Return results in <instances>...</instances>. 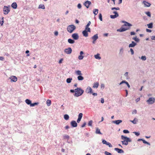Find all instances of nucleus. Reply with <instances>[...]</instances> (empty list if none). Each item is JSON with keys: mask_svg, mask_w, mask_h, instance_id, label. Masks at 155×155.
I'll use <instances>...</instances> for the list:
<instances>
[{"mask_svg": "<svg viewBox=\"0 0 155 155\" xmlns=\"http://www.w3.org/2000/svg\"><path fill=\"white\" fill-rule=\"evenodd\" d=\"M38 104L39 103L38 102H35L33 104L31 103L30 106L31 107H33L35 105H38Z\"/></svg>", "mask_w": 155, "mask_h": 155, "instance_id": "42", "label": "nucleus"}, {"mask_svg": "<svg viewBox=\"0 0 155 155\" xmlns=\"http://www.w3.org/2000/svg\"><path fill=\"white\" fill-rule=\"evenodd\" d=\"M38 8H41L44 9L45 8V5H44L40 4L39 5Z\"/></svg>", "mask_w": 155, "mask_h": 155, "instance_id": "35", "label": "nucleus"}, {"mask_svg": "<svg viewBox=\"0 0 155 155\" xmlns=\"http://www.w3.org/2000/svg\"><path fill=\"white\" fill-rule=\"evenodd\" d=\"M132 39L134 40L137 42H138L140 41L139 39L138 38H137V37L136 36L133 38Z\"/></svg>", "mask_w": 155, "mask_h": 155, "instance_id": "31", "label": "nucleus"}, {"mask_svg": "<svg viewBox=\"0 0 155 155\" xmlns=\"http://www.w3.org/2000/svg\"><path fill=\"white\" fill-rule=\"evenodd\" d=\"M133 133L134 134L137 136H139L140 134V133L138 132H133Z\"/></svg>", "mask_w": 155, "mask_h": 155, "instance_id": "54", "label": "nucleus"}, {"mask_svg": "<svg viewBox=\"0 0 155 155\" xmlns=\"http://www.w3.org/2000/svg\"><path fill=\"white\" fill-rule=\"evenodd\" d=\"M114 150L117 151L118 153H124V150L118 148H115L114 149Z\"/></svg>", "mask_w": 155, "mask_h": 155, "instance_id": "13", "label": "nucleus"}, {"mask_svg": "<svg viewBox=\"0 0 155 155\" xmlns=\"http://www.w3.org/2000/svg\"><path fill=\"white\" fill-rule=\"evenodd\" d=\"M91 22L90 21H89L87 24L86 25L85 27H89L91 25Z\"/></svg>", "mask_w": 155, "mask_h": 155, "instance_id": "58", "label": "nucleus"}, {"mask_svg": "<svg viewBox=\"0 0 155 155\" xmlns=\"http://www.w3.org/2000/svg\"><path fill=\"white\" fill-rule=\"evenodd\" d=\"M9 78L11 79V82H15L17 80V78L16 76H11Z\"/></svg>", "mask_w": 155, "mask_h": 155, "instance_id": "9", "label": "nucleus"}, {"mask_svg": "<svg viewBox=\"0 0 155 155\" xmlns=\"http://www.w3.org/2000/svg\"><path fill=\"white\" fill-rule=\"evenodd\" d=\"M71 124L73 127H76L77 126L78 124L74 120H72L71 122Z\"/></svg>", "mask_w": 155, "mask_h": 155, "instance_id": "10", "label": "nucleus"}, {"mask_svg": "<svg viewBox=\"0 0 155 155\" xmlns=\"http://www.w3.org/2000/svg\"><path fill=\"white\" fill-rule=\"evenodd\" d=\"M84 54V52L81 51L80 52V55L78 57V58L79 60H81L83 59L84 57L82 55Z\"/></svg>", "mask_w": 155, "mask_h": 155, "instance_id": "12", "label": "nucleus"}, {"mask_svg": "<svg viewBox=\"0 0 155 155\" xmlns=\"http://www.w3.org/2000/svg\"><path fill=\"white\" fill-rule=\"evenodd\" d=\"M79 81H82L84 80V77L81 75L78 76L77 77Z\"/></svg>", "mask_w": 155, "mask_h": 155, "instance_id": "27", "label": "nucleus"}, {"mask_svg": "<svg viewBox=\"0 0 155 155\" xmlns=\"http://www.w3.org/2000/svg\"><path fill=\"white\" fill-rule=\"evenodd\" d=\"M77 7L78 9H80L82 7V5L81 4L79 3L77 5Z\"/></svg>", "mask_w": 155, "mask_h": 155, "instance_id": "51", "label": "nucleus"}, {"mask_svg": "<svg viewBox=\"0 0 155 155\" xmlns=\"http://www.w3.org/2000/svg\"><path fill=\"white\" fill-rule=\"evenodd\" d=\"M72 80V78H69L67 79L66 82L68 83H70L71 82Z\"/></svg>", "mask_w": 155, "mask_h": 155, "instance_id": "38", "label": "nucleus"}, {"mask_svg": "<svg viewBox=\"0 0 155 155\" xmlns=\"http://www.w3.org/2000/svg\"><path fill=\"white\" fill-rule=\"evenodd\" d=\"M98 34H96L92 37L91 38L93 40L96 41L98 39Z\"/></svg>", "mask_w": 155, "mask_h": 155, "instance_id": "18", "label": "nucleus"}, {"mask_svg": "<svg viewBox=\"0 0 155 155\" xmlns=\"http://www.w3.org/2000/svg\"><path fill=\"white\" fill-rule=\"evenodd\" d=\"M86 31L87 32H91V29L89 27H85V30H84Z\"/></svg>", "mask_w": 155, "mask_h": 155, "instance_id": "37", "label": "nucleus"}, {"mask_svg": "<svg viewBox=\"0 0 155 155\" xmlns=\"http://www.w3.org/2000/svg\"><path fill=\"white\" fill-rule=\"evenodd\" d=\"M99 18L101 21H102V15L101 13L99 14Z\"/></svg>", "mask_w": 155, "mask_h": 155, "instance_id": "50", "label": "nucleus"}, {"mask_svg": "<svg viewBox=\"0 0 155 155\" xmlns=\"http://www.w3.org/2000/svg\"><path fill=\"white\" fill-rule=\"evenodd\" d=\"M84 91L81 88H77L75 89V94L74 96L78 97L81 95L83 93Z\"/></svg>", "mask_w": 155, "mask_h": 155, "instance_id": "1", "label": "nucleus"}, {"mask_svg": "<svg viewBox=\"0 0 155 155\" xmlns=\"http://www.w3.org/2000/svg\"><path fill=\"white\" fill-rule=\"evenodd\" d=\"M72 37L75 40H77L79 38V35L77 33L73 34L72 35Z\"/></svg>", "mask_w": 155, "mask_h": 155, "instance_id": "8", "label": "nucleus"}, {"mask_svg": "<svg viewBox=\"0 0 155 155\" xmlns=\"http://www.w3.org/2000/svg\"><path fill=\"white\" fill-rule=\"evenodd\" d=\"M123 26L130 27L132 26V25L130 23L127 22Z\"/></svg>", "mask_w": 155, "mask_h": 155, "instance_id": "39", "label": "nucleus"}, {"mask_svg": "<svg viewBox=\"0 0 155 155\" xmlns=\"http://www.w3.org/2000/svg\"><path fill=\"white\" fill-rule=\"evenodd\" d=\"M130 51L131 52V54L132 55L134 54V51L133 50V49L131 48H130Z\"/></svg>", "mask_w": 155, "mask_h": 155, "instance_id": "55", "label": "nucleus"}, {"mask_svg": "<svg viewBox=\"0 0 155 155\" xmlns=\"http://www.w3.org/2000/svg\"><path fill=\"white\" fill-rule=\"evenodd\" d=\"M91 4V2L89 1H86L84 3V5L87 8H88L89 5Z\"/></svg>", "mask_w": 155, "mask_h": 155, "instance_id": "7", "label": "nucleus"}, {"mask_svg": "<svg viewBox=\"0 0 155 155\" xmlns=\"http://www.w3.org/2000/svg\"><path fill=\"white\" fill-rule=\"evenodd\" d=\"M99 85V84L98 82H96L94 84L93 87L94 88H97Z\"/></svg>", "mask_w": 155, "mask_h": 155, "instance_id": "24", "label": "nucleus"}, {"mask_svg": "<svg viewBox=\"0 0 155 155\" xmlns=\"http://www.w3.org/2000/svg\"><path fill=\"white\" fill-rule=\"evenodd\" d=\"M101 103H104V100L103 98H101Z\"/></svg>", "mask_w": 155, "mask_h": 155, "instance_id": "59", "label": "nucleus"}, {"mask_svg": "<svg viewBox=\"0 0 155 155\" xmlns=\"http://www.w3.org/2000/svg\"><path fill=\"white\" fill-rule=\"evenodd\" d=\"M98 10L97 9H94L93 10V13L95 15L98 13Z\"/></svg>", "mask_w": 155, "mask_h": 155, "instance_id": "29", "label": "nucleus"}, {"mask_svg": "<svg viewBox=\"0 0 155 155\" xmlns=\"http://www.w3.org/2000/svg\"><path fill=\"white\" fill-rule=\"evenodd\" d=\"M131 141V139L127 140H124L123 141H122V143L123 145H127L128 144V142H130Z\"/></svg>", "mask_w": 155, "mask_h": 155, "instance_id": "11", "label": "nucleus"}, {"mask_svg": "<svg viewBox=\"0 0 155 155\" xmlns=\"http://www.w3.org/2000/svg\"><path fill=\"white\" fill-rule=\"evenodd\" d=\"M123 52H124L123 48H122L120 49L119 54H123Z\"/></svg>", "mask_w": 155, "mask_h": 155, "instance_id": "48", "label": "nucleus"}, {"mask_svg": "<svg viewBox=\"0 0 155 155\" xmlns=\"http://www.w3.org/2000/svg\"><path fill=\"white\" fill-rule=\"evenodd\" d=\"M106 145L108 146H109V147H112V145L109 142H108V143H107V144Z\"/></svg>", "mask_w": 155, "mask_h": 155, "instance_id": "57", "label": "nucleus"}, {"mask_svg": "<svg viewBox=\"0 0 155 155\" xmlns=\"http://www.w3.org/2000/svg\"><path fill=\"white\" fill-rule=\"evenodd\" d=\"M82 33L83 35V36L86 37H87L88 36V34L86 31L85 30L83 31H82Z\"/></svg>", "mask_w": 155, "mask_h": 155, "instance_id": "20", "label": "nucleus"}, {"mask_svg": "<svg viewBox=\"0 0 155 155\" xmlns=\"http://www.w3.org/2000/svg\"><path fill=\"white\" fill-rule=\"evenodd\" d=\"M93 123V121L92 120H90L88 123V125L89 126L91 127Z\"/></svg>", "mask_w": 155, "mask_h": 155, "instance_id": "44", "label": "nucleus"}, {"mask_svg": "<svg viewBox=\"0 0 155 155\" xmlns=\"http://www.w3.org/2000/svg\"><path fill=\"white\" fill-rule=\"evenodd\" d=\"M46 104L48 106H49L51 104V101L50 100L48 99L46 101Z\"/></svg>", "mask_w": 155, "mask_h": 155, "instance_id": "30", "label": "nucleus"}, {"mask_svg": "<svg viewBox=\"0 0 155 155\" xmlns=\"http://www.w3.org/2000/svg\"><path fill=\"white\" fill-rule=\"evenodd\" d=\"M95 133L97 134H102L100 130L98 127L96 128Z\"/></svg>", "mask_w": 155, "mask_h": 155, "instance_id": "21", "label": "nucleus"}, {"mask_svg": "<svg viewBox=\"0 0 155 155\" xmlns=\"http://www.w3.org/2000/svg\"><path fill=\"white\" fill-rule=\"evenodd\" d=\"M121 138L122 140H127L130 139L129 138L127 137H126L124 136L123 135L121 136Z\"/></svg>", "mask_w": 155, "mask_h": 155, "instance_id": "25", "label": "nucleus"}, {"mask_svg": "<svg viewBox=\"0 0 155 155\" xmlns=\"http://www.w3.org/2000/svg\"><path fill=\"white\" fill-rule=\"evenodd\" d=\"M11 6L13 8L16 9L17 7V4L15 2H13Z\"/></svg>", "mask_w": 155, "mask_h": 155, "instance_id": "22", "label": "nucleus"}, {"mask_svg": "<svg viewBox=\"0 0 155 155\" xmlns=\"http://www.w3.org/2000/svg\"><path fill=\"white\" fill-rule=\"evenodd\" d=\"M125 83V84L127 85L128 87L129 88H130V86L129 85V84H128L127 82L126 81H122L120 84L119 85H121V84Z\"/></svg>", "mask_w": 155, "mask_h": 155, "instance_id": "16", "label": "nucleus"}, {"mask_svg": "<svg viewBox=\"0 0 155 155\" xmlns=\"http://www.w3.org/2000/svg\"><path fill=\"white\" fill-rule=\"evenodd\" d=\"M86 122H84V123L83 124L81 125V127H84L86 125Z\"/></svg>", "mask_w": 155, "mask_h": 155, "instance_id": "60", "label": "nucleus"}, {"mask_svg": "<svg viewBox=\"0 0 155 155\" xmlns=\"http://www.w3.org/2000/svg\"><path fill=\"white\" fill-rule=\"evenodd\" d=\"M72 49L70 47L66 48L64 50V52L67 54H71L72 52Z\"/></svg>", "mask_w": 155, "mask_h": 155, "instance_id": "4", "label": "nucleus"}, {"mask_svg": "<svg viewBox=\"0 0 155 155\" xmlns=\"http://www.w3.org/2000/svg\"><path fill=\"white\" fill-rule=\"evenodd\" d=\"M140 97H138V98H137L135 100V101H136V103L138 102L139 101H140Z\"/></svg>", "mask_w": 155, "mask_h": 155, "instance_id": "61", "label": "nucleus"}, {"mask_svg": "<svg viewBox=\"0 0 155 155\" xmlns=\"http://www.w3.org/2000/svg\"><path fill=\"white\" fill-rule=\"evenodd\" d=\"M81 119L80 118H78V119H77V122L78 123H79L80 122V121L81 120Z\"/></svg>", "mask_w": 155, "mask_h": 155, "instance_id": "62", "label": "nucleus"}, {"mask_svg": "<svg viewBox=\"0 0 155 155\" xmlns=\"http://www.w3.org/2000/svg\"><path fill=\"white\" fill-rule=\"evenodd\" d=\"M104 154L106 155H112L111 153H109L107 151L104 152Z\"/></svg>", "mask_w": 155, "mask_h": 155, "instance_id": "49", "label": "nucleus"}, {"mask_svg": "<svg viewBox=\"0 0 155 155\" xmlns=\"http://www.w3.org/2000/svg\"><path fill=\"white\" fill-rule=\"evenodd\" d=\"M85 92L87 94H91L92 93V90L89 86H88L86 89Z\"/></svg>", "mask_w": 155, "mask_h": 155, "instance_id": "6", "label": "nucleus"}, {"mask_svg": "<svg viewBox=\"0 0 155 155\" xmlns=\"http://www.w3.org/2000/svg\"><path fill=\"white\" fill-rule=\"evenodd\" d=\"M68 41L69 43L71 44H74L75 42V41L74 40L71 39H68Z\"/></svg>", "mask_w": 155, "mask_h": 155, "instance_id": "26", "label": "nucleus"}, {"mask_svg": "<svg viewBox=\"0 0 155 155\" xmlns=\"http://www.w3.org/2000/svg\"><path fill=\"white\" fill-rule=\"evenodd\" d=\"M143 61H144L146 60V57L145 56H142L140 58Z\"/></svg>", "mask_w": 155, "mask_h": 155, "instance_id": "41", "label": "nucleus"}, {"mask_svg": "<svg viewBox=\"0 0 155 155\" xmlns=\"http://www.w3.org/2000/svg\"><path fill=\"white\" fill-rule=\"evenodd\" d=\"M63 137L64 139H67L68 140H69V136L67 135H65Z\"/></svg>", "mask_w": 155, "mask_h": 155, "instance_id": "45", "label": "nucleus"}, {"mask_svg": "<svg viewBox=\"0 0 155 155\" xmlns=\"http://www.w3.org/2000/svg\"><path fill=\"white\" fill-rule=\"evenodd\" d=\"M64 118L65 120H68L69 119V116L68 115L66 114L64 115Z\"/></svg>", "mask_w": 155, "mask_h": 155, "instance_id": "40", "label": "nucleus"}, {"mask_svg": "<svg viewBox=\"0 0 155 155\" xmlns=\"http://www.w3.org/2000/svg\"><path fill=\"white\" fill-rule=\"evenodd\" d=\"M124 133L125 134H127L129 133V131L127 130H123Z\"/></svg>", "mask_w": 155, "mask_h": 155, "instance_id": "56", "label": "nucleus"}, {"mask_svg": "<svg viewBox=\"0 0 155 155\" xmlns=\"http://www.w3.org/2000/svg\"><path fill=\"white\" fill-rule=\"evenodd\" d=\"M4 23V21H3V17H2V18H1V19H0V25L1 26H2L3 25V24Z\"/></svg>", "mask_w": 155, "mask_h": 155, "instance_id": "43", "label": "nucleus"}, {"mask_svg": "<svg viewBox=\"0 0 155 155\" xmlns=\"http://www.w3.org/2000/svg\"><path fill=\"white\" fill-rule=\"evenodd\" d=\"M137 45V44L134 41H132L131 43L129 45V48H133Z\"/></svg>", "mask_w": 155, "mask_h": 155, "instance_id": "14", "label": "nucleus"}, {"mask_svg": "<svg viewBox=\"0 0 155 155\" xmlns=\"http://www.w3.org/2000/svg\"><path fill=\"white\" fill-rule=\"evenodd\" d=\"M147 25L148 26V28H151L153 27V23H150V24H147Z\"/></svg>", "mask_w": 155, "mask_h": 155, "instance_id": "34", "label": "nucleus"}, {"mask_svg": "<svg viewBox=\"0 0 155 155\" xmlns=\"http://www.w3.org/2000/svg\"><path fill=\"white\" fill-rule=\"evenodd\" d=\"M102 143L103 144H105L106 145H107V143H108V142H107V141L104 140H102Z\"/></svg>", "mask_w": 155, "mask_h": 155, "instance_id": "52", "label": "nucleus"}, {"mask_svg": "<svg viewBox=\"0 0 155 155\" xmlns=\"http://www.w3.org/2000/svg\"><path fill=\"white\" fill-rule=\"evenodd\" d=\"M83 116V114L82 113H80L78 115V118H82Z\"/></svg>", "mask_w": 155, "mask_h": 155, "instance_id": "53", "label": "nucleus"}, {"mask_svg": "<svg viewBox=\"0 0 155 155\" xmlns=\"http://www.w3.org/2000/svg\"><path fill=\"white\" fill-rule=\"evenodd\" d=\"M155 101V98L153 97L150 98L147 101V102L149 104H152L154 103Z\"/></svg>", "mask_w": 155, "mask_h": 155, "instance_id": "3", "label": "nucleus"}, {"mask_svg": "<svg viewBox=\"0 0 155 155\" xmlns=\"http://www.w3.org/2000/svg\"><path fill=\"white\" fill-rule=\"evenodd\" d=\"M137 119L136 118H134L133 120H130V121L132 122L134 124H135L137 123Z\"/></svg>", "mask_w": 155, "mask_h": 155, "instance_id": "36", "label": "nucleus"}, {"mask_svg": "<svg viewBox=\"0 0 155 155\" xmlns=\"http://www.w3.org/2000/svg\"><path fill=\"white\" fill-rule=\"evenodd\" d=\"M122 122V120H120L113 121L112 122L117 125L119 124L120 123Z\"/></svg>", "mask_w": 155, "mask_h": 155, "instance_id": "19", "label": "nucleus"}, {"mask_svg": "<svg viewBox=\"0 0 155 155\" xmlns=\"http://www.w3.org/2000/svg\"><path fill=\"white\" fill-rule=\"evenodd\" d=\"M75 73L76 75H78L79 76L82 75L81 71L80 70L76 71H75Z\"/></svg>", "mask_w": 155, "mask_h": 155, "instance_id": "23", "label": "nucleus"}, {"mask_svg": "<svg viewBox=\"0 0 155 155\" xmlns=\"http://www.w3.org/2000/svg\"><path fill=\"white\" fill-rule=\"evenodd\" d=\"M151 39L152 40H155V36H151Z\"/></svg>", "mask_w": 155, "mask_h": 155, "instance_id": "64", "label": "nucleus"}, {"mask_svg": "<svg viewBox=\"0 0 155 155\" xmlns=\"http://www.w3.org/2000/svg\"><path fill=\"white\" fill-rule=\"evenodd\" d=\"M94 56L95 58L96 59H101V57L100 56V54H99L95 55Z\"/></svg>", "mask_w": 155, "mask_h": 155, "instance_id": "33", "label": "nucleus"}, {"mask_svg": "<svg viewBox=\"0 0 155 155\" xmlns=\"http://www.w3.org/2000/svg\"><path fill=\"white\" fill-rule=\"evenodd\" d=\"M76 27L74 25H69L67 28V31L70 33H71L75 29Z\"/></svg>", "mask_w": 155, "mask_h": 155, "instance_id": "2", "label": "nucleus"}, {"mask_svg": "<svg viewBox=\"0 0 155 155\" xmlns=\"http://www.w3.org/2000/svg\"><path fill=\"white\" fill-rule=\"evenodd\" d=\"M128 29L127 28H123L122 27L120 28L117 29V31H119L120 32H122L123 31H125L127 30Z\"/></svg>", "mask_w": 155, "mask_h": 155, "instance_id": "15", "label": "nucleus"}, {"mask_svg": "<svg viewBox=\"0 0 155 155\" xmlns=\"http://www.w3.org/2000/svg\"><path fill=\"white\" fill-rule=\"evenodd\" d=\"M130 35H135V33L134 32H131L130 33Z\"/></svg>", "mask_w": 155, "mask_h": 155, "instance_id": "63", "label": "nucleus"}, {"mask_svg": "<svg viewBox=\"0 0 155 155\" xmlns=\"http://www.w3.org/2000/svg\"><path fill=\"white\" fill-rule=\"evenodd\" d=\"M3 11L4 14L5 15H7L10 12V10L8 7L4 6L3 8Z\"/></svg>", "mask_w": 155, "mask_h": 155, "instance_id": "5", "label": "nucleus"}, {"mask_svg": "<svg viewBox=\"0 0 155 155\" xmlns=\"http://www.w3.org/2000/svg\"><path fill=\"white\" fill-rule=\"evenodd\" d=\"M142 141H143V142L144 143H145V144H146L148 145H150V143L146 141H145L143 139V140H142Z\"/></svg>", "mask_w": 155, "mask_h": 155, "instance_id": "46", "label": "nucleus"}, {"mask_svg": "<svg viewBox=\"0 0 155 155\" xmlns=\"http://www.w3.org/2000/svg\"><path fill=\"white\" fill-rule=\"evenodd\" d=\"M143 3L145 7H149L151 5V4L150 3L146 1H143Z\"/></svg>", "mask_w": 155, "mask_h": 155, "instance_id": "17", "label": "nucleus"}, {"mask_svg": "<svg viewBox=\"0 0 155 155\" xmlns=\"http://www.w3.org/2000/svg\"><path fill=\"white\" fill-rule=\"evenodd\" d=\"M25 102L28 105H30L31 104V101L28 99H27L25 100Z\"/></svg>", "mask_w": 155, "mask_h": 155, "instance_id": "32", "label": "nucleus"}, {"mask_svg": "<svg viewBox=\"0 0 155 155\" xmlns=\"http://www.w3.org/2000/svg\"><path fill=\"white\" fill-rule=\"evenodd\" d=\"M119 16V15H110V18L112 19H114Z\"/></svg>", "mask_w": 155, "mask_h": 155, "instance_id": "28", "label": "nucleus"}, {"mask_svg": "<svg viewBox=\"0 0 155 155\" xmlns=\"http://www.w3.org/2000/svg\"><path fill=\"white\" fill-rule=\"evenodd\" d=\"M145 13L147 15V16H148L150 17H151V13L150 12H145Z\"/></svg>", "mask_w": 155, "mask_h": 155, "instance_id": "47", "label": "nucleus"}]
</instances>
